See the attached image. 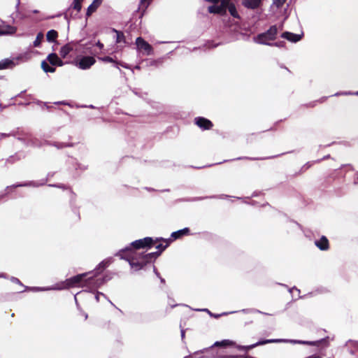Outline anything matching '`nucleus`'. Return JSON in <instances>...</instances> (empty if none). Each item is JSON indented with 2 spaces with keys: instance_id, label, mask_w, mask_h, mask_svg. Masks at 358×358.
I'll return each mask as SVG.
<instances>
[{
  "instance_id": "nucleus-1",
  "label": "nucleus",
  "mask_w": 358,
  "mask_h": 358,
  "mask_svg": "<svg viewBox=\"0 0 358 358\" xmlns=\"http://www.w3.org/2000/svg\"><path fill=\"white\" fill-rule=\"evenodd\" d=\"M326 342V339H321L320 341H297V340H287V339H263L260 340L257 343L250 345H237L234 341L230 340H223L222 341H217L215 343L214 345L217 347H227V346H234L239 350H244L248 352V350L253 349L257 346L266 345L268 343H299L308 345L311 346H318L320 343Z\"/></svg>"
},
{
  "instance_id": "nucleus-2",
  "label": "nucleus",
  "mask_w": 358,
  "mask_h": 358,
  "mask_svg": "<svg viewBox=\"0 0 358 358\" xmlns=\"http://www.w3.org/2000/svg\"><path fill=\"white\" fill-rule=\"evenodd\" d=\"M122 258L127 259L134 271L142 269L146 264L150 263L160 256V252L148 254L138 253L133 249H125L120 252Z\"/></svg>"
},
{
  "instance_id": "nucleus-3",
  "label": "nucleus",
  "mask_w": 358,
  "mask_h": 358,
  "mask_svg": "<svg viewBox=\"0 0 358 358\" xmlns=\"http://www.w3.org/2000/svg\"><path fill=\"white\" fill-rule=\"evenodd\" d=\"M278 34V27L276 25H272L266 31L257 34L254 37L255 43L264 45H271L268 41H274Z\"/></svg>"
},
{
  "instance_id": "nucleus-4",
  "label": "nucleus",
  "mask_w": 358,
  "mask_h": 358,
  "mask_svg": "<svg viewBox=\"0 0 358 358\" xmlns=\"http://www.w3.org/2000/svg\"><path fill=\"white\" fill-rule=\"evenodd\" d=\"M87 273L78 274L66 279L64 282L63 288L69 289L71 287H83L88 284V281L92 280V278H86Z\"/></svg>"
},
{
  "instance_id": "nucleus-5",
  "label": "nucleus",
  "mask_w": 358,
  "mask_h": 358,
  "mask_svg": "<svg viewBox=\"0 0 358 358\" xmlns=\"http://www.w3.org/2000/svg\"><path fill=\"white\" fill-rule=\"evenodd\" d=\"M158 241V238L154 240L151 237H145L142 239L136 240L131 243V246L134 250H139L141 248H145L154 246L155 244H157V241ZM127 249H129V248Z\"/></svg>"
},
{
  "instance_id": "nucleus-6",
  "label": "nucleus",
  "mask_w": 358,
  "mask_h": 358,
  "mask_svg": "<svg viewBox=\"0 0 358 358\" xmlns=\"http://www.w3.org/2000/svg\"><path fill=\"white\" fill-rule=\"evenodd\" d=\"M136 45L138 50L142 52L143 54L150 55L153 52L152 47L141 37H138L136 38Z\"/></svg>"
},
{
  "instance_id": "nucleus-7",
  "label": "nucleus",
  "mask_w": 358,
  "mask_h": 358,
  "mask_svg": "<svg viewBox=\"0 0 358 358\" xmlns=\"http://www.w3.org/2000/svg\"><path fill=\"white\" fill-rule=\"evenodd\" d=\"M194 122L196 125L203 130H210L213 127V123L203 117H195Z\"/></svg>"
},
{
  "instance_id": "nucleus-8",
  "label": "nucleus",
  "mask_w": 358,
  "mask_h": 358,
  "mask_svg": "<svg viewBox=\"0 0 358 358\" xmlns=\"http://www.w3.org/2000/svg\"><path fill=\"white\" fill-rule=\"evenodd\" d=\"M96 62L93 57L85 56L78 62V67L81 69H87Z\"/></svg>"
},
{
  "instance_id": "nucleus-9",
  "label": "nucleus",
  "mask_w": 358,
  "mask_h": 358,
  "mask_svg": "<svg viewBox=\"0 0 358 358\" xmlns=\"http://www.w3.org/2000/svg\"><path fill=\"white\" fill-rule=\"evenodd\" d=\"M47 60L52 66H62L64 65V62L56 53L49 54Z\"/></svg>"
},
{
  "instance_id": "nucleus-10",
  "label": "nucleus",
  "mask_w": 358,
  "mask_h": 358,
  "mask_svg": "<svg viewBox=\"0 0 358 358\" xmlns=\"http://www.w3.org/2000/svg\"><path fill=\"white\" fill-rule=\"evenodd\" d=\"M315 244L321 250H327L329 248V240L324 236H322L320 240L315 241Z\"/></svg>"
},
{
  "instance_id": "nucleus-11",
  "label": "nucleus",
  "mask_w": 358,
  "mask_h": 358,
  "mask_svg": "<svg viewBox=\"0 0 358 358\" xmlns=\"http://www.w3.org/2000/svg\"><path fill=\"white\" fill-rule=\"evenodd\" d=\"M281 37L294 43L299 41L302 38L300 34H296L289 31H285L282 33Z\"/></svg>"
},
{
  "instance_id": "nucleus-12",
  "label": "nucleus",
  "mask_w": 358,
  "mask_h": 358,
  "mask_svg": "<svg viewBox=\"0 0 358 358\" xmlns=\"http://www.w3.org/2000/svg\"><path fill=\"white\" fill-rule=\"evenodd\" d=\"M189 233H190V230L189 228H187V227L184 228L182 229L173 232L171 235L170 239L172 240V241H173L174 240L180 238L182 236H188L189 234Z\"/></svg>"
},
{
  "instance_id": "nucleus-13",
  "label": "nucleus",
  "mask_w": 358,
  "mask_h": 358,
  "mask_svg": "<svg viewBox=\"0 0 358 358\" xmlns=\"http://www.w3.org/2000/svg\"><path fill=\"white\" fill-rule=\"evenodd\" d=\"M16 31L17 29L15 27L4 24H0V36L13 34L16 32Z\"/></svg>"
},
{
  "instance_id": "nucleus-14",
  "label": "nucleus",
  "mask_w": 358,
  "mask_h": 358,
  "mask_svg": "<svg viewBox=\"0 0 358 358\" xmlns=\"http://www.w3.org/2000/svg\"><path fill=\"white\" fill-rule=\"evenodd\" d=\"M74 50V45L69 43L62 46L59 51V55L62 58H66L69 54Z\"/></svg>"
},
{
  "instance_id": "nucleus-15",
  "label": "nucleus",
  "mask_w": 358,
  "mask_h": 358,
  "mask_svg": "<svg viewBox=\"0 0 358 358\" xmlns=\"http://www.w3.org/2000/svg\"><path fill=\"white\" fill-rule=\"evenodd\" d=\"M261 3V0H243V5L250 9L257 8Z\"/></svg>"
},
{
  "instance_id": "nucleus-16",
  "label": "nucleus",
  "mask_w": 358,
  "mask_h": 358,
  "mask_svg": "<svg viewBox=\"0 0 358 358\" xmlns=\"http://www.w3.org/2000/svg\"><path fill=\"white\" fill-rule=\"evenodd\" d=\"M159 241H162V242L165 243V245H164L163 243H159L157 245H156V244L155 245V248L158 250L157 252H160V255H161L162 252L164 250H165V249L170 245V243L172 242V240L160 238V239H158V241H157V243Z\"/></svg>"
},
{
  "instance_id": "nucleus-17",
  "label": "nucleus",
  "mask_w": 358,
  "mask_h": 358,
  "mask_svg": "<svg viewBox=\"0 0 358 358\" xmlns=\"http://www.w3.org/2000/svg\"><path fill=\"white\" fill-rule=\"evenodd\" d=\"M15 66V63L13 60L6 59L0 61V70L11 69Z\"/></svg>"
},
{
  "instance_id": "nucleus-18",
  "label": "nucleus",
  "mask_w": 358,
  "mask_h": 358,
  "mask_svg": "<svg viewBox=\"0 0 358 358\" xmlns=\"http://www.w3.org/2000/svg\"><path fill=\"white\" fill-rule=\"evenodd\" d=\"M208 10L210 13L214 14H222L225 13V10L223 8V6H210L208 8Z\"/></svg>"
},
{
  "instance_id": "nucleus-19",
  "label": "nucleus",
  "mask_w": 358,
  "mask_h": 358,
  "mask_svg": "<svg viewBox=\"0 0 358 358\" xmlns=\"http://www.w3.org/2000/svg\"><path fill=\"white\" fill-rule=\"evenodd\" d=\"M100 6L97 0H94L93 2L88 6L86 15L87 17L90 16L94 13L98 7Z\"/></svg>"
},
{
  "instance_id": "nucleus-20",
  "label": "nucleus",
  "mask_w": 358,
  "mask_h": 358,
  "mask_svg": "<svg viewBox=\"0 0 358 358\" xmlns=\"http://www.w3.org/2000/svg\"><path fill=\"white\" fill-rule=\"evenodd\" d=\"M57 37H58V33L57 31H55L54 29H51V30L48 31L46 34L47 41L49 42L55 41Z\"/></svg>"
},
{
  "instance_id": "nucleus-21",
  "label": "nucleus",
  "mask_w": 358,
  "mask_h": 358,
  "mask_svg": "<svg viewBox=\"0 0 358 358\" xmlns=\"http://www.w3.org/2000/svg\"><path fill=\"white\" fill-rule=\"evenodd\" d=\"M227 8H228V10H229V13L231 14V15H232L235 18H240V16L237 12L236 8L234 3H231L228 6Z\"/></svg>"
},
{
  "instance_id": "nucleus-22",
  "label": "nucleus",
  "mask_w": 358,
  "mask_h": 358,
  "mask_svg": "<svg viewBox=\"0 0 358 358\" xmlns=\"http://www.w3.org/2000/svg\"><path fill=\"white\" fill-rule=\"evenodd\" d=\"M41 68L46 73H54L55 71V68L50 66L45 61L41 62Z\"/></svg>"
},
{
  "instance_id": "nucleus-23",
  "label": "nucleus",
  "mask_w": 358,
  "mask_h": 358,
  "mask_svg": "<svg viewBox=\"0 0 358 358\" xmlns=\"http://www.w3.org/2000/svg\"><path fill=\"white\" fill-rule=\"evenodd\" d=\"M83 0H73L72 8L79 12L82 8V2Z\"/></svg>"
},
{
  "instance_id": "nucleus-24",
  "label": "nucleus",
  "mask_w": 358,
  "mask_h": 358,
  "mask_svg": "<svg viewBox=\"0 0 358 358\" xmlns=\"http://www.w3.org/2000/svg\"><path fill=\"white\" fill-rule=\"evenodd\" d=\"M113 31L116 33L117 34V38H116V42L117 43H121L122 41H124V33L122 31H117L116 29H113Z\"/></svg>"
},
{
  "instance_id": "nucleus-25",
  "label": "nucleus",
  "mask_w": 358,
  "mask_h": 358,
  "mask_svg": "<svg viewBox=\"0 0 358 358\" xmlns=\"http://www.w3.org/2000/svg\"><path fill=\"white\" fill-rule=\"evenodd\" d=\"M43 38V34L40 32L37 34V36L35 39V41H34V47H38L42 41Z\"/></svg>"
},
{
  "instance_id": "nucleus-26",
  "label": "nucleus",
  "mask_w": 358,
  "mask_h": 358,
  "mask_svg": "<svg viewBox=\"0 0 358 358\" xmlns=\"http://www.w3.org/2000/svg\"><path fill=\"white\" fill-rule=\"evenodd\" d=\"M99 59H101V61H103L104 62H113V63H115L117 64H118L112 57H110L109 56H106V57H101V58H99Z\"/></svg>"
},
{
  "instance_id": "nucleus-27",
  "label": "nucleus",
  "mask_w": 358,
  "mask_h": 358,
  "mask_svg": "<svg viewBox=\"0 0 358 358\" xmlns=\"http://www.w3.org/2000/svg\"><path fill=\"white\" fill-rule=\"evenodd\" d=\"M287 0H273V3L278 8H280L286 2Z\"/></svg>"
},
{
  "instance_id": "nucleus-28",
  "label": "nucleus",
  "mask_w": 358,
  "mask_h": 358,
  "mask_svg": "<svg viewBox=\"0 0 358 358\" xmlns=\"http://www.w3.org/2000/svg\"><path fill=\"white\" fill-rule=\"evenodd\" d=\"M230 0H222L221 1V6H223V8L226 10V8L228 7V6L230 4L229 3Z\"/></svg>"
},
{
  "instance_id": "nucleus-29",
  "label": "nucleus",
  "mask_w": 358,
  "mask_h": 358,
  "mask_svg": "<svg viewBox=\"0 0 358 358\" xmlns=\"http://www.w3.org/2000/svg\"><path fill=\"white\" fill-rule=\"evenodd\" d=\"M273 45H275V46H277V47H285V41H279V42H276L275 43H272Z\"/></svg>"
},
{
  "instance_id": "nucleus-30",
  "label": "nucleus",
  "mask_w": 358,
  "mask_h": 358,
  "mask_svg": "<svg viewBox=\"0 0 358 358\" xmlns=\"http://www.w3.org/2000/svg\"><path fill=\"white\" fill-rule=\"evenodd\" d=\"M206 310L208 313V314L211 316V317H213L215 318H218L220 317V315H216V314H213L212 313L210 310H208V309H206Z\"/></svg>"
},
{
  "instance_id": "nucleus-31",
  "label": "nucleus",
  "mask_w": 358,
  "mask_h": 358,
  "mask_svg": "<svg viewBox=\"0 0 358 358\" xmlns=\"http://www.w3.org/2000/svg\"><path fill=\"white\" fill-rule=\"evenodd\" d=\"M29 184L28 183H24V184H16V185H14L13 187H25V186H28Z\"/></svg>"
},
{
  "instance_id": "nucleus-32",
  "label": "nucleus",
  "mask_w": 358,
  "mask_h": 358,
  "mask_svg": "<svg viewBox=\"0 0 358 358\" xmlns=\"http://www.w3.org/2000/svg\"><path fill=\"white\" fill-rule=\"evenodd\" d=\"M96 45L99 47L100 49L103 48V44L101 43L99 41L96 43Z\"/></svg>"
},
{
  "instance_id": "nucleus-33",
  "label": "nucleus",
  "mask_w": 358,
  "mask_h": 358,
  "mask_svg": "<svg viewBox=\"0 0 358 358\" xmlns=\"http://www.w3.org/2000/svg\"><path fill=\"white\" fill-rule=\"evenodd\" d=\"M207 2H210V3H219L220 0H205Z\"/></svg>"
},
{
  "instance_id": "nucleus-34",
  "label": "nucleus",
  "mask_w": 358,
  "mask_h": 358,
  "mask_svg": "<svg viewBox=\"0 0 358 358\" xmlns=\"http://www.w3.org/2000/svg\"><path fill=\"white\" fill-rule=\"evenodd\" d=\"M355 176L356 177V180L355 181V183H358V173H355Z\"/></svg>"
},
{
  "instance_id": "nucleus-35",
  "label": "nucleus",
  "mask_w": 358,
  "mask_h": 358,
  "mask_svg": "<svg viewBox=\"0 0 358 358\" xmlns=\"http://www.w3.org/2000/svg\"><path fill=\"white\" fill-rule=\"evenodd\" d=\"M1 136L2 137H6V136H8L9 135H8V134H3V133H2V134H1Z\"/></svg>"
},
{
  "instance_id": "nucleus-36",
  "label": "nucleus",
  "mask_w": 358,
  "mask_h": 358,
  "mask_svg": "<svg viewBox=\"0 0 358 358\" xmlns=\"http://www.w3.org/2000/svg\"><path fill=\"white\" fill-rule=\"evenodd\" d=\"M181 334H182V337L183 338L185 336V331L184 330L181 331Z\"/></svg>"
},
{
  "instance_id": "nucleus-37",
  "label": "nucleus",
  "mask_w": 358,
  "mask_h": 358,
  "mask_svg": "<svg viewBox=\"0 0 358 358\" xmlns=\"http://www.w3.org/2000/svg\"><path fill=\"white\" fill-rule=\"evenodd\" d=\"M97 1H98V2H99V4H100V5H101V2H102V1H103V0H97Z\"/></svg>"
},
{
  "instance_id": "nucleus-38",
  "label": "nucleus",
  "mask_w": 358,
  "mask_h": 358,
  "mask_svg": "<svg viewBox=\"0 0 358 358\" xmlns=\"http://www.w3.org/2000/svg\"><path fill=\"white\" fill-rule=\"evenodd\" d=\"M357 94H358V92H357Z\"/></svg>"
}]
</instances>
